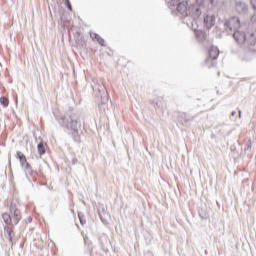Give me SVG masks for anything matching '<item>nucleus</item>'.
<instances>
[{
    "mask_svg": "<svg viewBox=\"0 0 256 256\" xmlns=\"http://www.w3.org/2000/svg\"><path fill=\"white\" fill-rule=\"evenodd\" d=\"M205 11H207L206 0H195L190 5L188 0H184L178 6V13L181 14L183 23H186L188 27L199 24V19H201V15H205Z\"/></svg>",
    "mask_w": 256,
    "mask_h": 256,
    "instance_id": "obj_1",
    "label": "nucleus"
},
{
    "mask_svg": "<svg viewBox=\"0 0 256 256\" xmlns=\"http://www.w3.org/2000/svg\"><path fill=\"white\" fill-rule=\"evenodd\" d=\"M241 29V20L237 16H232L224 22V31L228 35H233L236 31Z\"/></svg>",
    "mask_w": 256,
    "mask_h": 256,
    "instance_id": "obj_2",
    "label": "nucleus"
},
{
    "mask_svg": "<svg viewBox=\"0 0 256 256\" xmlns=\"http://www.w3.org/2000/svg\"><path fill=\"white\" fill-rule=\"evenodd\" d=\"M63 125L67 127V129H71V131H79V127H81V121L75 115H71L68 118H62Z\"/></svg>",
    "mask_w": 256,
    "mask_h": 256,
    "instance_id": "obj_3",
    "label": "nucleus"
},
{
    "mask_svg": "<svg viewBox=\"0 0 256 256\" xmlns=\"http://www.w3.org/2000/svg\"><path fill=\"white\" fill-rule=\"evenodd\" d=\"M217 57H219V48L215 46H211L209 48V56L205 61L206 65H208V67H213L214 64L210 65V63L211 61H216Z\"/></svg>",
    "mask_w": 256,
    "mask_h": 256,
    "instance_id": "obj_4",
    "label": "nucleus"
},
{
    "mask_svg": "<svg viewBox=\"0 0 256 256\" xmlns=\"http://www.w3.org/2000/svg\"><path fill=\"white\" fill-rule=\"evenodd\" d=\"M177 119L178 123H180L184 127H189L193 122V117H189V115H187V113L185 112H180Z\"/></svg>",
    "mask_w": 256,
    "mask_h": 256,
    "instance_id": "obj_5",
    "label": "nucleus"
},
{
    "mask_svg": "<svg viewBox=\"0 0 256 256\" xmlns=\"http://www.w3.org/2000/svg\"><path fill=\"white\" fill-rule=\"evenodd\" d=\"M188 27H191V29L195 32V37L198 41L203 42L207 40V33H205L203 30H198L199 24H193V26Z\"/></svg>",
    "mask_w": 256,
    "mask_h": 256,
    "instance_id": "obj_6",
    "label": "nucleus"
},
{
    "mask_svg": "<svg viewBox=\"0 0 256 256\" xmlns=\"http://www.w3.org/2000/svg\"><path fill=\"white\" fill-rule=\"evenodd\" d=\"M235 11L239 15H247V12L249 11V6H247L245 4V2L236 1V3H235Z\"/></svg>",
    "mask_w": 256,
    "mask_h": 256,
    "instance_id": "obj_7",
    "label": "nucleus"
},
{
    "mask_svg": "<svg viewBox=\"0 0 256 256\" xmlns=\"http://www.w3.org/2000/svg\"><path fill=\"white\" fill-rule=\"evenodd\" d=\"M153 103L156 111H161V113H163V111L167 109V102L165 99H163V97L156 98Z\"/></svg>",
    "mask_w": 256,
    "mask_h": 256,
    "instance_id": "obj_8",
    "label": "nucleus"
},
{
    "mask_svg": "<svg viewBox=\"0 0 256 256\" xmlns=\"http://www.w3.org/2000/svg\"><path fill=\"white\" fill-rule=\"evenodd\" d=\"M93 83L94 85H92V89L94 93H96V97H103V93H105V86L97 80H94Z\"/></svg>",
    "mask_w": 256,
    "mask_h": 256,
    "instance_id": "obj_9",
    "label": "nucleus"
},
{
    "mask_svg": "<svg viewBox=\"0 0 256 256\" xmlns=\"http://www.w3.org/2000/svg\"><path fill=\"white\" fill-rule=\"evenodd\" d=\"M232 35H233L236 43H238V45H243L247 41V36L245 35V32H243V31L237 30Z\"/></svg>",
    "mask_w": 256,
    "mask_h": 256,
    "instance_id": "obj_10",
    "label": "nucleus"
},
{
    "mask_svg": "<svg viewBox=\"0 0 256 256\" xmlns=\"http://www.w3.org/2000/svg\"><path fill=\"white\" fill-rule=\"evenodd\" d=\"M10 213H13L12 221L14 225H17L19 221H21V211L15 207V205L11 204Z\"/></svg>",
    "mask_w": 256,
    "mask_h": 256,
    "instance_id": "obj_11",
    "label": "nucleus"
},
{
    "mask_svg": "<svg viewBox=\"0 0 256 256\" xmlns=\"http://www.w3.org/2000/svg\"><path fill=\"white\" fill-rule=\"evenodd\" d=\"M166 3L171 11H177L179 13V6L183 3L181 0H166Z\"/></svg>",
    "mask_w": 256,
    "mask_h": 256,
    "instance_id": "obj_12",
    "label": "nucleus"
},
{
    "mask_svg": "<svg viewBox=\"0 0 256 256\" xmlns=\"http://www.w3.org/2000/svg\"><path fill=\"white\" fill-rule=\"evenodd\" d=\"M215 26V15H207L204 17V27L211 29Z\"/></svg>",
    "mask_w": 256,
    "mask_h": 256,
    "instance_id": "obj_13",
    "label": "nucleus"
},
{
    "mask_svg": "<svg viewBox=\"0 0 256 256\" xmlns=\"http://www.w3.org/2000/svg\"><path fill=\"white\" fill-rule=\"evenodd\" d=\"M90 37H92V39H96V41H97V43H99V45H101L102 47H105V39H103L101 36H99V34L91 33Z\"/></svg>",
    "mask_w": 256,
    "mask_h": 256,
    "instance_id": "obj_14",
    "label": "nucleus"
},
{
    "mask_svg": "<svg viewBox=\"0 0 256 256\" xmlns=\"http://www.w3.org/2000/svg\"><path fill=\"white\" fill-rule=\"evenodd\" d=\"M2 219H3L4 223H6V225H11V223H13V218L8 213H4L2 215Z\"/></svg>",
    "mask_w": 256,
    "mask_h": 256,
    "instance_id": "obj_15",
    "label": "nucleus"
},
{
    "mask_svg": "<svg viewBox=\"0 0 256 256\" xmlns=\"http://www.w3.org/2000/svg\"><path fill=\"white\" fill-rule=\"evenodd\" d=\"M246 45H249L250 47H255L256 45V39H255V35L251 34L249 39H246Z\"/></svg>",
    "mask_w": 256,
    "mask_h": 256,
    "instance_id": "obj_16",
    "label": "nucleus"
},
{
    "mask_svg": "<svg viewBox=\"0 0 256 256\" xmlns=\"http://www.w3.org/2000/svg\"><path fill=\"white\" fill-rule=\"evenodd\" d=\"M72 137H73V140L76 142V143H81V136L79 135V130H72Z\"/></svg>",
    "mask_w": 256,
    "mask_h": 256,
    "instance_id": "obj_17",
    "label": "nucleus"
},
{
    "mask_svg": "<svg viewBox=\"0 0 256 256\" xmlns=\"http://www.w3.org/2000/svg\"><path fill=\"white\" fill-rule=\"evenodd\" d=\"M37 150H38V153L41 156L45 155L46 151H45V145L43 143H39L37 145Z\"/></svg>",
    "mask_w": 256,
    "mask_h": 256,
    "instance_id": "obj_18",
    "label": "nucleus"
},
{
    "mask_svg": "<svg viewBox=\"0 0 256 256\" xmlns=\"http://www.w3.org/2000/svg\"><path fill=\"white\" fill-rule=\"evenodd\" d=\"M6 237L11 241L13 239V230L11 228H5Z\"/></svg>",
    "mask_w": 256,
    "mask_h": 256,
    "instance_id": "obj_19",
    "label": "nucleus"
},
{
    "mask_svg": "<svg viewBox=\"0 0 256 256\" xmlns=\"http://www.w3.org/2000/svg\"><path fill=\"white\" fill-rule=\"evenodd\" d=\"M0 103L4 107H9V99H7L6 97H1L0 98Z\"/></svg>",
    "mask_w": 256,
    "mask_h": 256,
    "instance_id": "obj_20",
    "label": "nucleus"
},
{
    "mask_svg": "<svg viewBox=\"0 0 256 256\" xmlns=\"http://www.w3.org/2000/svg\"><path fill=\"white\" fill-rule=\"evenodd\" d=\"M78 217L81 225H85V223H87V221L85 220V215H83L81 212L78 213Z\"/></svg>",
    "mask_w": 256,
    "mask_h": 256,
    "instance_id": "obj_21",
    "label": "nucleus"
},
{
    "mask_svg": "<svg viewBox=\"0 0 256 256\" xmlns=\"http://www.w3.org/2000/svg\"><path fill=\"white\" fill-rule=\"evenodd\" d=\"M22 167H24V169H26L28 173H31V165H29L28 162H26L25 165H23Z\"/></svg>",
    "mask_w": 256,
    "mask_h": 256,
    "instance_id": "obj_22",
    "label": "nucleus"
},
{
    "mask_svg": "<svg viewBox=\"0 0 256 256\" xmlns=\"http://www.w3.org/2000/svg\"><path fill=\"white\" fill-rule=\"evenodd\" d=\"M17 158L19 159V161H21L23 158L25 159V154H23L22 152H17Z\"/></svg>",
    "mask_w": 256,
    "mask_h": 256,
    "instance_id": "obj_23",
    "label": "nucleus"
},
{
    "mask_svg": "<svg viewBox=\"0 0 256 256\" xmlns=\"http://www.w3.org/2000/svg\"><path fill=\"white\" fill-rule=\"evenodd\" d=\"M251 147H252V143H251V141H249V142L246 144V147L244 148V151H249V150H251Z\"/></svg>",
    "mask_w": 256,
    "mask_h": 256,
    "instance_id": "obj_24",
    "label": "nucleus"
},
{
    "mask_svg": "<svg viewBox=\"0 0 256 256\" xmlns=\"http://www.w3.org/2000/svg\"><path fill=\"white\" fill-rule=\"evenodd\" d=\"M250 3L252 5V8L254 9V11H256V0H250Z\"/></svg>",
    "mask_w": 256,
    "mask_h": 256,
    "instance_id": "obj_25",
    "label": "nucleus"
},
{
    "mask_svg": "<svg viewBox=\"0 0 256 256\" xmlns=\"http://www.w3.org/2000/svg\"><path fill=\"white\" fill-rule=\"evenodd\" d=\"M65 4H66L67 9H69V11H71V2H69V0H66Z\"/></svg>",
    "mask_w": 256,
    "mask_h": 256,
    "instance_id": "obj_26",
    "label": "nucleus"
},
{
    "mask_svg": "<svg viewBox=\"0 0 256 256\" xmlns=\"http://www.w3.org/2000/svg\"><path fill=\"white\" fill-rule=\"evenodd\" d=\"M251 23L256 24V13L250 18Z\"/></svg>",
    "mask_w": 256,
    "mask_h": 256,
    "instance_id": "obj_27",
    "label": "nucleus"
},
{
    "mask_svg": "<svg viewBox=\"0 0 256 256\" xmlns=\"http://www.w3.org/2000/svg\"><path fill=\"white\" fill-rule=\"evenodd\" d=\"M235 115H237V112L232 111L231 114H230V119H231L232 121H235V119H233V118L235 117Z\"/></svg>",
    "mask_w": 256,
    "mask_h": 256,
    "instance_id": "obj_28",
    "label": "nucleus"
},
{
    "mask_svg": "<svg viewBox=\"0 0 256 256\" xmlns=\"http://www.w3.org/2000/svg\"><path fill=\"white\" fill-rule=\"evenodd\" d=\"M27 163V158H23L22 160H20V165H25Z\"/></svg>",
    "mask_w": 256,
    "mask_h": 256,
    "instance_id": "obj_29",
    "label": "nucleus"
},
{
    "mask_svg": "<svg viewBox=\"0 0 256 256\" xmlns=\"http://www.w3.org/2000/svg\"><path fill=\"white\" fill-rule=\"evenodd\" d=\"M79 162V160H77V158H73L72 159V165H75L76 163H78Z\"/></svg>",
    "mask_w": 256,
    "mask_h": 256,
    "instance_id": "obj_30",
    "label": "nucleus"
},
{
    "mask_svg": "<svg viewBox=\"0 0 256 256\" xmlns=\"http://www.w3.org/2000/svg\"><path fill=\"white\" fill-rule=\"evenodd\" d=\"M109 217V214H104V223L107 221V218Z\"/></svg>",
    "mask_w": 256,
    "mask_h": 256,
    "instance_id": "obj_31",
    "label": "nucleus"
},
{
    "mask_svg": "<svg viewBox=\"0 0 256 256\" xmlns=\"http://www.w3.org/2000/svg\"><path fill=\"white\" fill-rule=\"evenodd\" d=\"M33 221V218L31 216L28 217V223H31Z\"/></svg>",
    "mask_w": 256,
    "mask_h": 256,
    "instance_id": "obj_32",
    "label": "nucleus"
},
{
    "mask_svg": "<svg viewBox=\"0 0 256 256\" xmlns=\"http://www.w3.org/2000/svg\"><path fill=\"white\" fill-rule=\"evenodd\" d=\"M99 217H100L101 221H103V214L99 213Z\"/></svg>",
    "mask_w": 256,
    "mask_h": 256,
    "instance_id": "obj_33",
    "label": "nucleus"
},
{
    "mask_svg": "<svg viewBox=\"0 0 256 256\" xmlns=\"http://www.w3.org/2000/svg\"><path fill=\"white\" fill-rule=\"evenodd\" d=\"M239 119H241V110L238 111Z\"/></svg>",
    "mask_w": 256,
    "mask_h": 256,
    "instance_id": "obj_34",
    "label": "nucleus"
}]
</instances>
